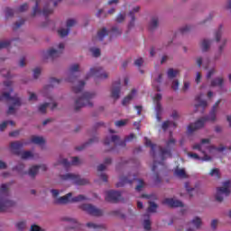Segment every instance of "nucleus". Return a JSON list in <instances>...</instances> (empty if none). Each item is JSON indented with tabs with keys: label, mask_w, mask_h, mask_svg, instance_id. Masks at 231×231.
<instances>
[{
	"label": "nucleus",
	"mask_w": 231,
	"mask_h": 231,
	"mask_svg": "<svg viewBox=\"0 0 231 231\" xmlns=\"http://www.w3.org/2000/svg\"><path fill=\"white\" fill-rule=\"evenodd\" d=\"M219 104H221V99H218L215 103L208 116L200 117L194 124L188 125V133L192 134L194 131H198V129H202V127H205V123L207 122H216Z\"/></svg>",
	"instance_id": "f257e3e1"
},
{
	"label": "nucleus",
	"mask_w": 231,
	"mask_h": 231,
	"mask_svg": "<svg viewBox=\"0 0 231 231\" xmlns=\"http://www.w3.org/2000/svg\"><path fill=\"white\" fill-rule=\"evenodd\" d=\"M174 145H176V139L172 138V132H170V139L166 143V148H159L162 162H153V165L152 167V172H156L158 165H163V162H165L167 158H172V152L171 150L172 147H174Z\"/></svg>",
	"instance_id": "f03ea898"
},
{
	"label": "nucleus",
	"mask_w": 231,
	"mask_h": 231,
	"mask_svg": "<svg viewBox=\"0 0 231 231\" xmlns=\"http://www.w3.org/2000/svg\"><path fill=\"white\" fill-rule=\"evenodd\" d=\"M13 207H15V202L10 199L8 185L2 184L0 187V212H8V209Z\"/></svg>",
	"instance_id": "7ed1b4c3"
},
{
	"label": "nucleus",
	"mask_w": 231,
	"mask_h": 231,
	"mask_svg": "<svg viewBox=\"0 0 231 231\" xmlns=\"http://www.w3.org/2000/svg\"><path fill=\"white\" fill-rule=\"evenodd\" d=\"M97 94L94 92H84L82 97L77 98L75 100V111H80L82 107H93V97H96Z\"/></svg>",
	"instance_id": "20e7f679"
},
{
	"label": "nucleus",
	"mask_w": 231,
	"mask_h": 231,
	"mask_svg": "<svg viewBox=\"0 0 231 231\" xmlns=\"http://www.w3.org/2000/svg\"><path fill=\"white\" fill-rule=\"evenodd\" d=\"M136 175L128 174L127 176H122L119 179V182L116 184V187L120 188L124 187L125 185H133L134 181H136ZM139 184L135 187V190L137 192H141L142 189L145 187V182L143 180H138Z\"/></svg>",
	"instance_id": "39448f33"
},
{
	"label": "nucleus",
	"mask_w": 231,
	"mask_h": 231,
	"mask_svg": "<svg viewBox=\"0 0 231 231\" xmlns=\"http://www.w3.org/2000/svg\"><path fill=\"white\" fill-rule=\"evenodd\" d=\"M71 196H73V194L69 192L67 195L57 199L56 203L58 205H66L68 203H79V201L86 200V196L84 195H79L73 198Z\"/></svg>",
	"instance_id": "423d86ee"
},
{
	"label": "nucleus",
	"mask_w": 231,
	"mask_h": 231,
	"mask_svg": "<svg viewBox=\"0 0 231 231\" xmlns=\"http://www.w3.org/2000/svg\"><path fill=\"white\" fill-rule=\"evenodd\" d=\"M136 136L134 134H131L130 135L126 136L124 141H120V137L118 135H112L111 137H106L104 141L105 145H110L111 142L113 143H117L120 145V147H125L126 142H132V140H134Z\"/></svg>",
	"instance_id": "0eeeda50"
},
{
	"label": "nucleus",
	"mask_w": 231,
	"mask_h": 231,
	"mask_svg": "<svg viewBox=\"0 0 231 231\" xmlns=\"http://www.w3.org/2000/svg\"><path fill=\"white\" fill-rule=\"evenodd\" d=\"M230 180H226L223 183V187L217 189L216 199L218 203H221L225 197L230 196Z\"/></svg>",
	"instance_id": "6e6552de"
},
{
	"label": "nucleus",
	"mask_w": 231,
	"mask_h": 231,
	"mask_svg": "<svg viewBox=\"0 0 231 231\" xmlns=\"http://www.w3.org/2000/svg\"><path fill=\"white\" fill-rule=\"evenodd\" d=\"M60 177L63 181L70 180L75 185H88V183H89L88 179L80 178V175L73 173H67L65 175H60Z\"/></svg>",
	"instance_id": "1a4fd4ad"
},
{
	"label": "nucleus",
	"mask_w": 231,
	"mask_h": 231,
	"mask_svg": "<svg viewBox=\"0 0 231 231\" xmlns=\"http://www.w3.org/2000/svg\"><path fill=\"white\" fill-rule=\"evenodd\" d=\"M89 77H96V79L103 80L105 79H107L109 75L104 71V69H102V67H94L90 69L89 73L86 77V80H88Z\"/></svg>",
	"instance_id": "9d476101"
},
{
	"label": "nucleus",
	"mask_w": 231,
	"mask_h": 231,
	"mask_svg": "<svg viewBox=\"0 0 231 231\" xmlns=\"http://www.w3.org/2000/svg\"><path fill=\"white\" fill-rule=\"evenodd\" d=\"M81 210L87 212L90 216H95L96 217H100V216H104V211L102 209L97 208V207L91 204H83L80 206Z\"/></svg>",
	"instance_id": "9b49d317"
},
{
	"label": "nucleus",
	"mask_w": 231,
	"mask_h": 231,
	"mask_svg": "<svg viewBox=\"0 0 231 231\" xmlns=\"http://www.w3.org/2000/svg\"><path fill=\"white\" fill-rule=\"evenodd\" d=\"M62 50H64V43L59 44V51L55 49H50L47 51H43V57L44 59H57L61 53Z\"/></svg>",
	"instance_id": "f8f14e48"
},
{
	"label": "nucleus",
	"mask_w": 231,
	"mask_h": 231,
	"mask_svg": "<svg viewBox=\"0 0 231 231\" xmlns=\"http://www.w3.org/2000/svg\"><path fill=\"white\" fill-rule=\"evenodd\" d=\"M105 199L109 203H118L122 199V193L116 190H108L106 191Z\"/></svg>",
	"instance_id": "ddd939ff"
},
{
	"label": "nucleus",
	"mask_w": 231,
	"mask_h": 231,
	"mask_svg": "<svg viewBox=\"0 0 231 231\" xmlns=\"http://www.w3.org/2000/svg\"><path fill=\"white\" fill-rule=\"evenodd\" d=\"M153 103L155 105V111H156V118L158 120V122H162V94H156L153 98Z\"/></svg>",
	"instance_id": "4468645a"
},
{
	"label": "nucleus",
	"mask_w": 231,
	"mask_h": 231,
	"mask_svg": "<svg viewBox=\"0 0 231 231\" xmlns=\"http://www.w3.org/2000/svg\"><path fill=\"white\" fill-rule=\"evenodd\" d=\"M26 10H28V4H23L15 11L10 7H6L5 17L6 19L10 17H14V14H15V12L21 13V12H26Z\"/></svg>",
	"instance_id": "2eb2a0df"
},
{
	"label": "nucleus",
	"mask_w": 231,
	"mask_h": 231,
	"mask_svg": "<svg viewBox=\"0 0 231 231\" xmlns=\"http://www.w3.org/2000/svg\"><path fill=\"white\" fill-rule=\"evenodd\" d=\"M120 91H122L120 80L114 82L111 89V97L114 100H118L120 98Z\"/></svg>",
	"instance_id": "dca6fc26"
},
{
	"label": "nucleus",
	"mask_w": 231,
	"mask_h": 231,
	"mask_svg": "<svg viewBox=\"0 0 231 231\" xmlns=\"http://www.w3.org/2000/svg\"><path fill=\"white\" fill-rule=\"evenodd\" d=\"M162 82H163V74H157L152 76V86L156 91H162Z\"/></svg>",
	"instance_id": "f3484780"
},
{
	"label": "nucleus",
	"mask_w": 231,
	"mask_h": 231,
	"mask_svg": "<svg viewBox=\"0 0 231 231\" xmlns=\"http://www.w3.org/2000/svg\"><path fill=\"white\" fill-rule=\"evenodd\" d=\"M77 24V21L73 19H69L67 21V28L68 29H60L58 30V33L60 37H67L69 34V29Z\"/></svg>",
	"instance_id": "a211bd4d"
},
{
	"label": "nucleus",
	"mask_w": 231,
	"mask_h": 231,
	"mask_svg": "<svg viewBox=\"0 0 231 231\" xmlns=\"http://www.w3.org/2000/svg\"><path fill=\"white\" fill-rule=\"evenodd\" d=\"M24 145H26V143H23L21 141L13 142L10 144L11 151L14 154L19 156V154H21V149L22 147H24Z\"/></svg>",
	"instance_id": "6ab92c4d"
},
{
	"label": "nucleus",
	"mask_w": 231,
	"mask_h": 231,
	"mask_svg": "<svg viewBox=\"0 0 231 231\" xmlns=\"http://www.w3.org/2000/svg\"><path fill=\"white\" fill-rule=\"evenodd\" d=\"M58 163L63 165L65 169L71 167V165H80V159L79 157H73L71 162L68 161V159H60Z\"/></svg>",
	"instance_id": "aec40b11"
},
{
	"label": "nucleus",
	"mask_w": 231,
	"mask_h": 231,
	"mask_svg": "<svg viewBox=\"0 0 231 231\" xmlns=\"http://www.w3.org/2000/svg\"><path fill=\"white\" fill-rule=\"evenodd\" d=\"M39 169H41L43 172L48 171V167H46L45 164H42V165H35V166H32L29 169L28 174L31 176V178H35V176H37V173L39 172Z\"/></svg>",
	"instance_id": "412c9836"
},
{
	"label": "nucleus",
	"mask_w": 231,
	"mask_h": 231,
	"mask_svg": "<svg viewBox=\"0 0 231 231\" xmlns=\"http://www.w3.org/2000/svg\"><path fill=\"white\" fill-rule=\"evenodd\" d=\"M5 98V100H10L13 103V106H21V98L15 97H12L10 96V92H5L2 96H0V101Z\"/></svg>",
	"instance_id": "4be33fe9"
},
{
	"label": "nucleus",
	"mask_w": 231,
	"mask_h": 231,
	"mask_svg": "<svg viewBox=\"0 0 231 231\" xmlns=\"http://www.w3.org/2000/svg\"><path fill=\"white\" fill-rule=\"evenodd\" d=\"M163 205H168V207H171V208H176L179 207H183V202L174 199H165L162 201Z\"/></svg>",
	"instance_id": "5701e85b"
},
{
	"label": "nucleus",
	"mask_w": 231,
	"mask_h": 231,
	"mask_svg": "<svg viewBox=\"0 0 231 231\" xmlns=\"http://www.w3.org/2000/svg\"><path fill=\"white\" fill-rule=\"evenodd\" d=\"M138 12H140V6H135L134 7L133 11L129 12V17H131V21L128 23L129 30L134 27V21H136V18L134 17V14H138Z\"/></svg>",
	"instance_id": "b1692460"
},
{
	"label": "nucleus",
	"mask_w": 231,
	"mask_h": 231,
	"mask_svg": "<svg viewBox=\"0 0 231 231\" xmlns=\"http://www.w3.org/2000/svg\"><path fill=\"white\" fill-rule=\"evenodd\" d=\"M188 156L189 158H193V160H201L202 162H210V160H212V157L208 156L207 153H205L202 158L199 157L198 153H192V152H188Z\"/></svg>",
	"instance_id": "393cba45"
},
{
	"label": "nucleus",
	"mask_w": 231,
	"mask_h": 231,
	"mask_svg": "<svg viewBox=\"0 0 231 231\" xmlns=\"http://www.w3.org/2000/svg\"><path fill=\"white\" fill-rule=\"evenodd\" d=\"M79 64H73L69 68L70 75L69 78L68 79V82H75V72L79 71Z\"/></svg>",
	"instance_id": "a878e982"
},
{
	"label": "nucleus",
	"mask_w": 231,
	"mask_h": 231,
	"mask_svg": "<svg viewBox=\"0 0 231 231\" xmlns=\"http://www.w3.org/2000/svg\"><path fill=\"white\" fill-rule=\"evenodd\" d=\"M225 83V79L223 78H215L211 80V88H223V84Z\"/></svg>",
	"instance_id": "bb28decb"
},
{
	"label": "nucleus",
	"mask_w": 231,
	"mask_h": 231,
	"mask_svg": "<svg viewBox=\"0 0 231 231\" xmlns=\"http://www.w3.org/2000/svg\"><path fill=\"white\" fill-rule=\"evenodd\" d=\"M145 145L146 147H151L150 154L154 158L156 156V144L152 143L150 139L145 137Z\"/></svg>",
	"instance_id": "cd10ccee"
},
{
	"label": "nucleus",
	"mask_w": 231,
	"mask_h": 231,
	"mask_svg": "<svg viewBox=\"0 0 231 231\" xmlns=\"http://www.w3.org/2000/svg\"><path fill=\"white\" fill-rule=\"evenodd\" d=\"M201 98H203V94H200L196 97L195 100L199 102V104L195 106L196 109H198V107H203V109L207 107L208 106L207 100H203Z\"/></svg>",
	"instance_id": "c85d7f7f"
},
{
	"label": "nucleus",
	"mask_w": 231,
	"mask_h": 231,
	"mask_svg": "<svg viewBox=\"0 0 231 231\" xmlns=\"http://www.w3.org/2000/svg\"><path fill=\"white\" fill-rule=\"evenodd\" d=\"M174 176L180 180H185V178H187V172L185 171V169L176 168L174 171Z\"/></svg>",
	"instance_id": "c756f323"
},
{
	"label": "nucleus",
	"mask_w": 231,
	"mask_h": 231,
	"mask_svg": "<svg viewBox=\"0 0 231 231\" xmlns=\"http://www.w3.org/2000/svg\"><path fill=\"white\" fill-rule=\"evenodd\" d=\"M135 95H136V89H132L131 93L123 99L122 101L123 106H127V104H129L131 100L134 98Z\"/></svg>",
	"instance_id": "7c9ffc66"
},
{
	"label": "nucleus",
	"mask_w": 231,
	"mask_h": 231,
	"mask_svg": "<svg viewBox=\"0 0 231 231\" xmlns=\"http://www.w3.org/2000/svg\"><path fill=\"white\" fill-rule=\"evenodd\" d=\"M84 86H86V81L81 80L79 82L78 86L72 88V91L76 94L82 93Z\"/></svg>",
	"instance_id": "2f4dec72"
},
{
	"label": "nucleus",
	"mask_w": 231,
	"mask_h": 231,
	"mask_svg": "<svg viewBox=\"0 0 231 231\" xmlns=\"http://www.w3.org/2000/svg\"><path fill=\"white\" fill-rule=\"evenodd\" d=\"M95 142H98V138L93 137V138L89 139V141L88 143H85L81 146H77L76 151H84V149H86V147H88V145H89L90 143H95Z\"/></svg>",
	"instance_id": "473e14b6"
},
{
	"label": "nucleus",
	"mask_w": 231,
	"mask_h": 231,
	"mask_svg": "<svg viewBox=\"0 0 231 231\" xmlns=\"http://www.w3.org/2000/svg\"><path fill=\"white\" fill-rule=\"evenodd\" d=\"M31 142H32V143H36V145H42V144L46 143V141L44 140V138H42L41 136H35V135H33L31 138Z\"/></svg>",
	"instance_id": "72a5a7b5"
},
{
	"label": "nucleus",
	"mask_w": 231,
	"mask_h": 231,
	"mask_svg": "<svg viewBox=\"0 0 231 231\" xmlns=\"http://www.w3.org/2000/svg\"><path fill=\"white\" fill-rule=\"evenodd\" d=\"M158 28V17L153 16L149 23V30H156Z\"/></svg>",
	"instance_id": "f704fd0d"
},
{
	"label": "nucleus",
	"mask_w": 231,
	"mask_h": 231,
	"mask_svg": "<svg viewBox=\"0 0 231 231\" xmlns=\"http://www.w3.org/2000/svg\"><path fill=\"white\" fill-rule=\"evenodd\" d=\"M211 42H212L210 40L204 39L201 42L202 51H208Z\"/></svg>",
	"instance_id": "c9c22d12"
},
{
	"label": "nucleus",
	"mask_w": 231,
	"mask_h": 231,
	"mask_svg": "<svg viewBox=\"0 0 231 231\" xmlns=\"http://www.w3.org/2000/svg\"><path fill=\"white\" fill-rule=\"evenodd\" d=\"M109 35V32H107V29L104 27L101 31L97 32V37L99 41H104V37Z\"/></svg>",
	"instance_id": "e433bc0d"
},
{
	"label": "nucleus",
	"mask_w": 231,
	"mask_h": 231,
	"mask_svg": "<svg viewBox=\"0 0 231 231\" xmlns=\"http://www.w3.org/2000/svg\"><path fill=\"white\" fill-rule=\"evenodd\" d=\"M51 14H53V9L49 7V4H45L42 10V14L44 17H48V15H51Z\"/></svg>",
	"instance_id": "4c0bfd02"
},
{
	"label": "nucleus",
	"mask_w": 231,
	"mask_h": 231,
	"mask_svg": "<svg viewBox=\"0 0 231 231\" xmlns=\"http://www.w3.org/2000/svg\"><path fill=\"white\" fill-rule=\"evenodd\" d=\"M170 125H172L173 127H178V125L175 122H171V121L163 122L162 127L163 131H167Z\"/></svg>",
	"instance_id": "58836bf2"
},
{
	"label": "nucleus",
	"mask_w": 231,
	"mask_h": 231,
	"mask_svg": "<svg viewBox=\"0 0 231 231\" xmlns=\"http://www.w3.org/2000/svg\"><path fill=\"white\" fill-rule=\"evenodd\" d=\"M180 70H174V69H169L167 71L168 79H175L178 76Z\"/></svg>",
	"instance_id": "ea45409f"
},
{
	"label": "nucleus",
	"mask_w": 231,
	"mask_h": 231,
	"mask_svg": "<svg viewBox=\"0 0 231 231\" xmlns=\"http://www.w3.org/2000/svg\"><path fill=\"white\" fill-rule=\"evenodd\" d=\"M221 35H223V25H220L218 27V30L215 32V38L217 42H219V41H221Z\"/></svg>",
	"instance_id": "a19ab883"
},
{
	"label": "nucleus",
	"mask_w": 231,
	"mask_h": 231,
	"mask_svg": "<svg viewBox=\"0 0 231 231\" xmlns=\"http://www.w3.org/2000/svg\"><path fill=\"white\" fill-rule=\"evenodd\" d=\"M201 218L199 217H195L192 220H191V225H194L195 228H199L201 226Z\"/></svg>",
	"instance_id": "79ce46f5"
},
{
	"label": "nucleus",
	"mask_w": 231,
	"mask_h": 231,
	"mask_svg": "<svg viewBox=\"0 0 231 231\" xmlns=\"http://www.w3.org/2000/svg\"><path fill=\"white\" fill-rule=\"evenodd\" d=\"M10 44H12V41L10 40L0 41V50H5V48H8Z\"/></svg>",
	"instance_id": "37998d69"
},
{
	"label": "nucleus",
	"mask_w": 231,
	"mask_h": 231,
	"mask_svg": "<svg viewBox=\"0 0 231 231\" xmlns=\"http://www.w3.org/2000/svg\"><path fill=\"white\" fill-rule=\"evenodd\" d=\"M39 5H41V0H36L35 6L32 9V17H35L36 14H41V10L39 9Z\"/></svg>",
	"instance_id": "c03bdc74"
},
{
	"label": "nucleus",
	"mask_w": 231,
	"mask_h": 231,
	"mask_svg": "<svg viewBox=\"0 0 231 231\" xmlns=\"http://www.w3.org/2000/svg\"><path fill=\"white\" fill-rule=\"evenodd\" d=\"M226 45V39H222V44L218 48V55L215 59L221 57V53H223V50L225 49Z\"/></svg>",
	"instance_id": "a18cd8bd"
},
{
	"label": "nucleus",
	"mask_w": 231,
	"mask_h": 231,
	"mask_svg": "<svg viewBox=\"0 0 231 231\" xmlns=\"http://www.w3.org/2000/svg\"><path fill=\"white\" fill-rule=\"evenodd\" d=\"M8 124L10 125H15V123L14 121H4L1 125H0V131H4L5 129H6V126L8 125Z\"/></svg>",
	"instance_id": "49530a36"
},
{
	"label": "nucleus",
	"mask_w": 231,
	"mask_h": 231,
	"mask_svg": "<svg viewBox=\"0 0 231 231\" xmlns=\"http://www.w3.org/2000/svg\"><path fill=\"white\" fill-rule=\"evenodd\" d=\"M111 32H112V37L122 35V30H119L118 27L116 26L112 27Z\"/></svg>",
	"instance_id": "de8ad7c7"
},
{
	"label": "nucleus",
	"mask_w": 231,
	"mask_h": 231,
	"mask_svg": "<svg viewBox=\"0 0 231 231\" xmlns=\"http://www.w3.org/2000/svg\"><path fill=\"white\" fill-rule=\"evenodd\" d=\"M30 158H33V153L30 151H26L22 152V160H28Z\"/></svg>",
	"instance_id": "09e8293b"
},
{
	"label": "nucleus",
	"mask_w": 231,
	"mask_h": 231,
	"mask_svg": "<svg viewBox=\"0 0 231 231\" xmlns=\"http://www.w3.org/2000/svg\"><path fill=\"white\" fill-rule=\"evenodd\" d=\"M148 212H156V208H158V204L149 201Z\"/></svg>",
	"instance_id": "8fccbe9b"
},
{
	"label": "nucleus",
	"mask_w": 231,
	"mask_h": 231,
	"mask_svg": "<svg viewBox=\"0 0 231 231\" xmlns=\"http://www.w3.org/2000/svg\"><path fill=\"white\" fill-rule=\"evenodd\" d=\"M50 103H44L39 106V112L44 115L46 113V109L49 107Z\"/></svg>",
	"instance_id": "3c124183"
},
{
	"label": "nucleus",
	"mask_w": 231,
	"mask_h": 231,
	"mask_svg": "<svg viewBox=\"0 0 231 231\" xmlns=\"http://www.w3.org/2000/svg\"><path fill=\"white\" fill-rule=\"evenodd\" d=\"M87 226H88V228H94V230L97 229V228H104V226L97 225L93 222L87 223Z\"/></svg>",
	"instance_id": "603ef678"
},
{
	"label": "nucleus",
	"mask_w": 231,
	"mask_h": 231,
	"mask_svg": "<svg viewBox=\"0 0 231 231\" xmlns=\"http://www.w3.org/2000/svg\"><path fill=\"white\" fill-rule=\"evenodd\" d=\"M23 24H24V20H20L19 22H16L14 26H13V30H19V28H21V26H23Z\"/></svg>",
	"instance_id": "864d4df0"
},
{
	"label": "nucleus",
	"mask_w": 231,
	"mask_h": 231,
	"mask_svg": "<svg viewBox=\"0 0 231 231\" xmlns=\"http://www.w3.org/2000/svg\"><path fill=\"white\" fill-rule=\"evenodd\" d=\"M0 74L2 75V77H5V79H12V75H10V71L7 69L1 70Z\"/></svg>",
	"instance_id": "5fc2aeb1"
},
{
	"label": "nucleus",
	"mask_w": 231,
	"mask_h": 231,
	"mask_svg": "<svg viewBox=\"0 0 231 231\" xmlns=\"http://www.w3.org/2000/svg\"><path fill=\"white\" fill-rule=\"evenodd\" d=\"M185 189H186L187 192L189 194V198H192V191L196 190V189L195 188L190 189L189 182L185 183Z\"/></svg>",
	"instance_id": "6e6d98bb"
},
{
	"label": "nucleus",
	"mask_w": 231,
	"mask_h": 231,
	"mask_svg": "<svg viewBox=\"0 0 231 231\" xmlns=\"http://www.w3.org/2000/svg\"><path fill=\"white\" fill-rule=\"evenodd\" d=\"M127 122H129V120L125 119V120L116 121L115 124L116 125V127H124V125H125L127 124Z\"/></svg>",
	"instance_id": "4d7b16f0"
},
{
	"label": "nucleus",
	"mask_w": 231,
	"mask_h": 231,
	"mask_svg": "<svg viewBox=\"0 0 231 231\" xmlns=\"http://www.w3.org/2000/svg\"><path fill=\"white\" fill-rule=\"evenodd\" d=\"M25 227H26V222L24 221H21L16 224L17 230H24Z\"/></svg>",
	"instance_id": "13d9d810"
},
{
	"label": "nucleus",
	"mask_w": 231,
	"mask_h": 231,
	"mask_svg": "<svg viewBox=\"0 0 231 231\" xmlns=\"http://www.w3.org/2000/svg\"><path fill=\"white\" fill-rule=\"evenodd\" d=\"M201 147H202L201 143H197L193 145L192 149L199 151L200 152H202V154H207V152H205V151H203Z\"/></svg>",
	"instance_id": "bf43d9fd"
},
{
	"label": "nucleus",
	"mask_w": 231,
	"mask_h": 231,
	"mask_svg": "<svg viewBox=\"0 0 231 231\" xmlns=\"http://www.w3.org/2000/svg\"><path fill=\"white\" fill-rule=\"evenodd\" d=\"M179 88H180V81L174 80V81L172 82V85H171V89H172L173 91H178Z\"/></svg>",
	"instance_id": "052dcab7"
},
{
	"label": "nucleus",
	"mask_w": 231,
	"mask_h": 231,
	"mask_svg": "<svg viewBox=\"0 0 231 231\" xmlns=\"http://www.w3.org/2000/svg\"><path fill=\"white\" fill-rule=\"evenodd\" d=\"M143 228L144 230H151V220L149 219L144 220Z\"/></svg>",
	"instance_id": "680f3d73"
},
{
	"label": "nucleus",
	"mask_w": 231,
	"mask_h": 231,
	"mask_svg": "<svg viewBox=\"0 0 231 231\" xmlns=\"http://www.w3.org/2000/svg\"><path fill=\"white\" fill-rule=\"evenodd\" d=\"M41 76V68H36L33 69V78L34 79H39Z\"/></svg>",
	"instance_id": "e2e57ef3"
},
{
	"label": "nucleus",
	"mask_w": 231,
	"mask_h": 231,
	"mask_svg": "<svg viewBox=\"0 0 231 231\" xmlns=\"http://www.w3.org/2000/svg\"><path fill=\"white\" fill-rule=\"evenodd\" d=\"M93 57H100V49L98 48H95V49H91Z\"/></svg>",
	"instance_id": "0e129e2a"
},
{
	"label": "nucleus",
	"mask_w": 231,
	"mask_h": 231,
	"mask_svg": "<svg viewBox=\"0 0 231 231\" xmlns=\"http://www.w3.org/2000/svg\"><path fill=\"white\" fill-rule=\"evenodd\" d=\"M125 20V15L119 14L116 17V23H124V21Z\"/></svg>",
	"instance_id": "69168bd1"
},
{
	"label": "nucleus",
	"mask_w": 231,
	"mask_h": 231,
	"mask_svg": "<svg viewBox=\"0 0 231 231\" xmlns=\"http://www.w3.org/2000/svg\"><path fill=\"white\" fill-rule=\"evenodd\" d=\"M143 64V59L142 58H139L134 60V66H137L138 68H140Z\"/></svg>",
	"instance_id": "338daca9"
},
{
	"label": "nucleus",
	"mask_w": 231,
	"mask_h": 231,
	"mask_svg": "<svg viewBox=\"0 0 231 231\" xmlns=\"http://www.w3.org/2000/svg\"><path fill=\"white\" fill-rule=\"evenodd\" d=\"M31 231H42V229L41 228V226H39L37 225H32L31 226Z\"/></svg>",
	"instance_id": "774afa93"
}]
</instances>
